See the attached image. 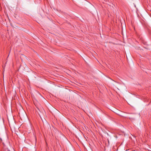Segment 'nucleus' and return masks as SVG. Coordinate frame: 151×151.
I'll return each instance as SVG.
<instances>
[{
  "label": "nucleus",
  "instance_id": "nucleus-1",
  "mask_svg": "<svg viewBox=\"0 0 151 151\" xmlns=\"http://www.w3.org/2000/svg\"><path fill=\"white\" fill-rule=\"evenodd\" d=\"M8 151H10V150H8Z\"/></svg>",
  "mask_w": 151,
  "mask_h": 151
}]
</instances>
